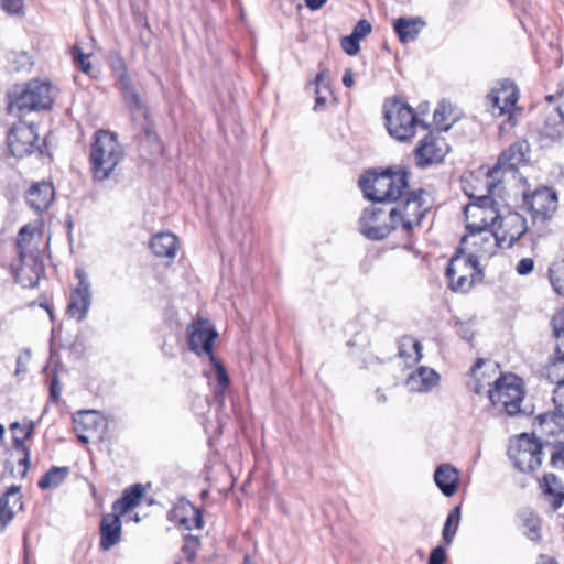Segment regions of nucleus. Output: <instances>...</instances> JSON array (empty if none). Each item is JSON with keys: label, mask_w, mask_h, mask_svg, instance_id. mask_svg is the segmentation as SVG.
Wrapping results in <instances>:
<instances>
[{"label": "nucleus", "mask_w": 564, "mask_h": 564, "mask_svg": "<svg viewBox=\"0 0 564 564\" xmlns=\"http://www.w3.org/2000/svg\"><path fill=\"white\" fill-rule=\"evenodd\" d=\"M359 186L365 197L373 203L391 206L402 198L409 187V175L403 170L388 169L381 173L368 172L360 176Z\"/></svg>", "instance_id": "1"}, {"label": "nucleus", "mask_w": 564, "mask_h": 564, "mask_svg": "<svg viewBox=\"0 0 564 564\" xmlns=\"http://www.w3.org/2000/svg\"><path fill=\"white\" fill-rule=\"evenodd\" d=\"M124 151L116 133L108 130H97L90 145L89 164L94 181L104 182L110 178L119 163L123 160Z\"/></svg>", "instance_id": "2"}, {"label": "nucleus", "mask_w": 564, "mask_h": 564, "mask_svg": "<svg viewBox=\"0 0 564 564\" xmlns=\"http://www.w3.org/2000/svg\"><path fill=\"white\" fill-rule=\"evenodd\" d=\"M384 124L389 134L398 141H409L417 127L426 130L429 124L420 118L411 106L400 98L386 100L383 104Z\"/></svg>", "instance_id": "3"}, {"label": "nucleus", "mask_w": 564, "mask_h": 564, "mask_svg": "<svg viewBox=\"0 0 564 564\" xmlns=\"http://www.w3.org/2000/svg\"><path fill=\"white\" fill-rule=\"evenodd\" d=\"M54 88L50 83L32 80L10 96L8 111L22 116L33 110L50 109L54 101Z\"/></svg>", "instance_id": "4"}, {"label": "nucleus", "mask_w": 564, "mask_h": 564, "mask_svg": "<svg viewBox=\"0 0 564 564\" xmlns=\"http://www.w3.org/2000/svg\"><path fill=\"white\" fill-rule=\"evenodd\" d=\"M491 403L503 410L509 416L522 412L521 404L525 394L523 381L516 375H500L495 380L494 389L488 390Z\"/></svg>", "instance_id": "5"}, {"label": "nucleus", "mask_w": 564, "mask_h": 564, "mask_svg": "<svg viewBox=\"0 0 564 564\" xmlns=\"http://www.w3.org/2000/svg\"><path fill=\"white\" fill-rule=\"evenodd\" d=\"M33 238V231L30 227L23 226L17 236V252L20 264L15 268V279L24 286L35 288L44 268L37 256L29 250V245Z\"/></svg>", "instance_id": "6"}, {"label": "nucleus", "mask_w": 564, "mask_h": 564, "mask_svg": "<svg viewBox=\"0 0 564 564\" xmlns=\"http://www.w3.org/2000/svg\"><path fill=\"white\" fill-rule=\"evenodd\" d=\"M535 420L545 446L552 447L551 466L564 470V417L552 412L539 414Z\"/></svg>", "instance_id": "7"}, {"label": "nucleus", "mask_w": 564, "mask_h": 564, "mask_svg": "<svg viewBox=\"0 0 564 564\" xmlns=\"http://www.w3.org/2000/svg\"><path fill=\"white\" fill-rule=\"evenodd\" d=\"M110 68L121 97L131 112L132 119H145L148 117V108L129 75L124 59L119 54L111 55Z\"/></svg>", "instance_id": "8"}, {"label": "nucleus", "mask_w": 564, "mask_h": 564, "mask_svg": "<svg viewBox=\"0 0 564 564\" xmlns=\"http://www.w3.org/2000/svg\"><path fill=\"white\" fill-rule=\"evenodd\" d=\"M543 444L534 436L522 433L510 441L508 456L514 468L521 473H532L542 464Z\"/></svg>", "instance_id": "9"}, {"label": "nucleus", "mask_w": 564, "mask_h": 564, "mask_svg": "<svg viewBox=\"0 0 564 564\" xmlns=\"http://www.w3.org/2000/svg\"><path fill=\"white\" fill-rule=\"evenodd\" d=\"M519 99V89L510 79L499 80L488 93L486 100L494 116L507 115V120L500 129L512 128L516 124L514 111Z\"/></svg>", "instance_id": "10"}, {"label": "nucleus", "mask_w": 564, "mask_h": 564, "mask_svg": "<svg viewBox=\"0 0 564 564\" xmlns=\"http://www.w3.org/2000/svg\"><path fill=\"white\" fill-rule=\"evenodd\" d=\"M397 209L390 206L371 205L366 207L359 218L360 232L370 240H382L395 230Z\"/></svg>", "instance_id": "11"}, {"label": "nucleus", "mask_w": 564, "mask_h": 564, "mask_svg": "<svg viewBox=\"0 0 564 564\" xmlns=\"http://www.w3.org/2000/svg\"><path fill=\"white\" fill-rule=\"evenodd\" d=\"M425 195L426 192L424 189L413 191L404 199L397 200L390 206L391 209L399 212L395 218V228L400 226L406 236H410L415 227L421 226L422 219L427 212L424 202Z\"/></svg>", "instance_id": "12"}, {"label": "nucleus", "mask_w": 564, "mask_h": 564, "mask_svg": "<svg viewBox=\"0 0 564 564\" xmlns=\"http://www.w3.org/2000/svg\"><path fill=\"white\" fill-rule=\"evenodd\" d=\"M480 274L479 261L475 256L456 254L446 268L449 288L455 292H464L470 289L476 276Z\"/></svg>", "instance_id": "13"}, {"label": "nucleus", "mask_w": 564, "mask_h": 564, "mask_svg": "<svg viewBox=\"0 0 564 564\" xmlns=\"http://www.w3.org/2000/svg\"><path fill=\"white\" fill-rule=\"evenodd\" d=\"M7 144L15 158H24L39 150V134L35 124L20 121L12 126L7 135Z\"/></svg>", "instance_id": "14"}, {"label": "nucleus", "mask_w": 564, "mask_h": 564, "mask_svg": "<svg viewBox=\"0 0 564 564\" xmlns=\"http://www.w3.org/2000/svg\"><path fill=\"white\" fill-rule=\"evenodd\" d=\"M467 234L460 239V247L458 248V254H463L464 246H471L474 251L467 256L479 258L491 257L498 247H500L494 231H480L478 225L466 224Z\"/></svg>", "instance_id": "15"}, {"label": "nucleus", "mask_w": 564, "mask_h": 564, "mask_svg": "<svg viewBox=\"0 0 564 564\" xmlns=\"http://www.w3.org/2000/svg\"><path fill=\"white\" fill-rule=\"evenodd\" d=\"M523 202L534 221L550 219L557 209V195L550 187H541L524 194Z\"/></svg>", "instance_id": "16"}, {"label": "nucleus", "mask_w": 564, "mask_h": 564, "mask_svg": "<svg viewBox=\"0 0 564 564\" xmlns=\"http://www.w3.org/2000/svg\"><path fill=\"white\" fill-rule=\"evenodd\" d=\"M527 231L525 218L517 212H509L501 215L494 232L500 248H511Z\"/></svg>", "instance_id": "17"}, {"label": "nucleus", "mask_w": 564, "mask_h": 564, "mask_svg": "<svg viewBox=\"0 0 564 564\" xmlns=\"http://www.w3.org/2000/svg\"><path fill=\"white\" fill-rule=\"evenodd\" d=\"M217 333L206 322L198 321L187 327V341L192 351L197 355L206 354L212 359L214 340Z\"/></svg>", "instance_id": "18"}, {"label": "nucleus", "mask_w": 564, "mask_h": 564, "mask_svg": "<svg viewBox=\"0 0 564 564\" xmlns=\"http://www.w3.org/2000/svg\"><path fill=\"white\" fill-rule=\"evenodd\" d=\"M448 151L447 144L443 138L427 134L415 149V162L424 167L433 163L441 162Z\"/></svg>", "instance_id": "19"}, {"label": "nucleus", "mask_w": 564, "mask_h": 564, "mask_svg": "<svg viewBox=\"0 0 564 564\" xmlns=\"http://www.w3.org/2000/svg\"><path fill=\"white\" fill-rule=\"evenodd\" d=\"M529 143L525 140H519L512 143L499 155L497 163L489 171V174L494 177L500 171L514 172L519 164L527 161Z\"/></svg>", "instance_id": "20"}, {"label": "nucleus", "mask_w": 564, "mask_h": 564, "mask_svg": "<svg viewBox=\"0 0 564 564\" xmlns=\"http://www.w3.org/2000/svg\"><path fill=\"white\" fill-rule=\"evenodd\" d=\"M169 519L186 530L200 529L204 524L202 511L185 498H181L169 512Z\"/></svg>", "instance_id": "21"}, {"label": "nucleus", "mask_w": 564, "mask_h": 564, "mask_svg": "<svg viewBox=\"0 0 564 564\" xmlns=\"http://www.w3.org/2000/svg\"><path fill=\"white\" fill-rule=\"evenodd\" d=\"M74 424L77 437L82 443L87 444L91 442L94 437L101 440L102 432H98V427L101 425V422L99 421L96 412L79 411L74 419Z\"/></svg>", "instance_id": "22"}, {"label": "nucleus", "mask_w": 564, "mask_h": 564, "mask_svg": "<svg viewBox=\"0 0 564 564\" xmlns=\"http://www.w3.org/2000/svg\"><path fill=\"white\" fill-rule=\"evenodd\" d=\"M119 513H107L100 521V547L110 550L121 540V521Z\"/></svg>", "instance_id": "23"}, {"label": "nucleus", "mask_w": 564, "mask_h": 564, "mask_svg": "<svg viewBox=\"0 0 564 564\" xmlns=\"http://www.w3.org/2000/svg\"><path fill=\"white\" fill-rule=\"evenodd\" d=\"M91 304V292L88 288H75L69 297L66 313L70 318L82 322L86 318Z\"/></svg>", "instance_id": "24"}, {"label": "nucleus", "mask_w": 564, "mask_h": 564, "mask_svg": "<svg viewBox=\"0 0 564 564\" xmlns=\"http://www.w3.org/2000/svg\"><path fill=\"white\" fill-rule=\"evenodd\" d=\"M54 199V187L51 183H36L26 193V202L37 213L47 209Z\"/></svg>", "instance_id": "25"}, {"label": "nucleus", "mask_w": 564, "mask_h": 564, "mask_svg": "<svg viewBox=\"0 0 564 564\" xmlns=\"http://www.w3.org/2000/svg\"><path fill=\"white\" fill-rule=\"evenodd\" d=\"M434 481L444 496L452 497L458 489L459 473L453 465L442 464L434 473Z\"/></svg>", "instance_id": "26"}, {"label": "nucleus", "mask_w": 564, "mask_h": 564, "mask_svg": "<svg viewBox=\"0 0 564 564\" xmlns=\"http://www.w3.org/2000/svg\"><path fill=\"white\" fill-rule=\"evenodd\" d=\"M21 487L12 485L6 494L0 497V528H6L14 517V507H22Z\"/></svg>", "instance_id": "27"}, {"label": "nucleus", "mask_w": 564, "mask_h": 564, "mask_svg": "<svg viewBox=\"0 0 564 564\" xmlns=\"http://www.w3.org/2000/svg\"><path fill=\"white\" fill-rule=\"evenodd\" d=\"M541 137L551 141H558L564 138V113L562 111V100L557 109L549 113L541 128Z\"/></svg>", "instance_id": "28"}, {"label": "nucleus", "mask_w": 564, "mask_h": 564, "mask_svg": "<svg viewBox=\"0 0 564 564\" xmlns=\"http://www.w3.org/2000/svg\"><path fill=\"white\" fill-rule=\"evenodd\" d=\"M177 243V237L172 232H159L152 237L150 248L156 257L173 259L176 256Z\"/></svg>", "instance_id": "29"}, {"label": "nucleus", "mask_w": 564, "mask_h": 564, "mask_svg": "<svg viewBox=\"0 0 564 564\" xmlns=\"http://www.w3.org/2000/svg\"><path fill=\"white\" fill-rule=\"evenodd\" d=\"M424 24V21L420 18H399L395 20L393 28L400 42L408 43L416 40Z\"/></svg>", "instance_id": "30"}, {"label": "nucleus", "mask_w": 564, "mask_h": 564, "mask_svg": "<svg viewBox=\"0 0 564 564\" xmlns=\"http://www.w3.org/2000/svg\"><path fill=\"white\" fill-rule=\"evenodd\" d=\"M440 376L433 369L420 367L408 377L406 384L411 390L429 391L437 384Z\"/></svg>", "instance_id": "31"}, {"label": "nucleus", "mask_w": 564, "mask_h": 564, "mask_svg": "<svg viewBox=\"0 0 564 564\" xmlns=\"http://www.w3.org/2000/svg\"><path fill=\"white\" fill-rule=\"evenodd\" d=\"M143 495V486L141 484H134L123 490L121 498L117 499L112 503V510L123 516L130 509L137 507L140 503Z\"/></svg>", "instance_id": "32"}, {"label": "nucleus", "mask_w": 564, "mask_h": 564, "mask_svg": "<svg viewBox=\"0 0 564 564\" xmlns=\"http://www.w3.org/2000/svg\"><path fill=\"white\" fill-rule=\"evenodd\" d=\"M541 487L544 495L552 497L553 509H558L564 501V486L554 474H545L542 478Z\"/></svg>", "instance_id": "33"}, {"label": "nucleus", "mask_w": 564, "mask_h": 564, "mask_svg": "<svg viewBox=\"0 0 564 564\" xmlns=\"http://www.w3.org/2000/svg\"><path fill=\"white\" fill-rule=\"evenodd\" d=\"M422 348L421 343L411 336H403L398 343L399 356L410 359L413 365L422 359Z\"/></svg>", "instance_id": "34"}, {"label": "nucleus", "mask_w": 564, "mask_h": 564, "mask_svg": "<svg viewBox=\"0 0 564 564\" xmlns=\"http://www.w3.org/2000/svg\"><path fill=\"white\" fill-rule=\"evenodd\" d=\"M70 473L69 467H52L39 480L37 485L42 490L56 488L68 477Z\"/></svg>", "instance_id": "35"}, {"label": "nucleus", "mask_w": 564, "mask_h": 564, "mask_svg": "<svg viewBox=\"0 0 564 564\" xmlns=\"http://www.w3.org/2000/svg\"><path fill=\"white\" fill-rule=\"evenodd\" d=\"M315 105L314 110L323 109L327 101V95L330 94L329 80L326 69L321 70L315 77Z\"/></svg>", "instance_id": "36"}, {"label": "nucleus", "mask_w": 564, "mask_h": 564, "mask_svg": "<svg viewBox=\"0 0 564 564\" xmlns=\"http://www.w3.org/2000/svg\"><path fill=\"white\" fill-rule=\"evenodd\" d=\"M460 517L462 513L459 506L454 507L447 514L442 532L443 540L446 545H451L453 543V540L459 527Z\"/></svg>", "instance_id": "37"}, {"label": "nucleus", "mask_w": 564, "mask_h": 564, "mask_svg": "<svg viewBox=\"0 0 564 564\" xmlns=\"http://www.w3.org/2000/svg\"><path fill=\"white\" fill-rule=\"evenodd\" d=\"M10 430L12 433L13 448L17 451H26L24 441L32 435L33 424H20L19 422H13L10 424Z\"/></svg>", "instance_id": "38"}, {"label": "nucleus", "mask_w": 564, "mask_h": 564, "mask_svg": "<svg viewBox=\"0 0 564 564\" xmlns=\"http://www.w3.org/2000/svg\"><path fill=\"white\" fill-rule=\"evenodd\" d=\"M494 200L488 196H481L478 198V203L470 204L465 208L466 224L471 221L473 218L476 221H481L489 205H492Z\"/></svg>", "instance_id": "39"}, {"label": "nucleus", "mask_w": 564, "mask_h": 564, "mask_svg": "<svg viewBox=\"0 0 564 564\" xmlns=\"http://www.w3.org/2000/svg\"><path fill=\"white\" fill-rule=\"evenodd\" d=\"M549 278L554 291L564 296V259L551 264Z\"/></svg>", "instance_id": "40"}, {"label": "nucleus", "mask_w": 564, "mask_h": 564, "mask_svg": "<svg viewBox=\"0 0 564 564\" xmlns=\"http://www.w3.org/2000/svg\"><path fill=\"white\" fill-rule=\"evenodd\" d=\"M551 326L556 337V355L564 356V311L553 315Z\"/></svg>", "instance_id": "41"}, {"label": "nucleus", "mask_w": 564, "mask_h": 564, "mask_svg": "<svg viewBox=\"0 0 564 564\" xmlns=\"http://www.w3.org/2000/svg\"><path fill=\"white\" fill-rule=\"evenodd\" d=\"M212 365L214 366L217 375V386L215 389V397L219 398L224 395L225 390L228 388L230 380L226 368L219 362L215 356H212Z\"/></svg>", "instance_id": "42"}, {"label": "nucleus", "mask_w": 564, "mask_h": 564, "mask_svg": "<svg viewBox=\"0 0 564 564\" xmlns=\"http://www.w3.org/2000/svg\"><path fill=\"white\" fill-rule=\"evenodd\" d=\"M500 217L501 215L498 214L497 209L492 204L488 206L485 216L481 218V221L473 220L468 221L467 224L478 225L480 231H495V228L497 227Z\"/></svg>", "instance_id": "43"}, {"label": "nucleus", "mask_w": 564, "mask_h": 564, "mask_svg": "<svg viewBox=\"0 0 564 564\" xmlns=\"http://www.w3.org/2000/svg\"><path fill=\"white\" fill-rule=\"evenodd\" d=\"M547 379L557 386L564 384V356L556 355L547 368Z\"/></svg>", "instance_id": "44"}, {"label": "nucleus", "mask_w": 564, "mask_h": 564, "mask_svg": "<svg viewBox=\"0 0 564 564\" xmlns=\"http://www.w3.org/2000/svg\"><path fill=\"white\" fill-rule=\"evenodd\" d=\"M487 364V361L482 358L477 359L475 365L470 369V376L475 379V384L471 388L475 393L480 394L482 393L486 386H490L489 381H485L484 376L485 373H481L480 376V369L481 367Z\"/></svg>", "instance_id": "45"}, {"label": "nucleus", "mask_w": 564, "mask_h": 564, "mask_svg": "<svg viewBox=\"0 0 564 564\" xmlns=\"http://www.w3.org/2000/svg\"><path fill=\"white\" fill-rule=\"evenodd\" d=\"M72 58L74 65L80 69L84 74H89L91 70V64L89 62V54H85L82 47L75 44L72 47Z\"/></svg>", "instance_id": "46"}, {"label": "nucleus", "mask_w": 564, "mask_h": 564, "mask_svg": "<svg viewBox=\"0 0 564 564\" xmlns=\"http://www.w3.org/2000/svg\"><path fill=\"white\" fill-rule=\"evenodd\" d=\"M200 545L199 539L192 534L185 535L182 552L188 562H193L196 557L197 550Z\"/></svg>", "instance_id": "47"}, {"label": "nucleus", "mask_w": 564, "mask_h": 564, "mask_svg": "<svg viewBox=\"0 0 564 564\" xmlns=\"http://www.w3.org/2000/svg\"><path fill=\"white\" fill-rule=\"evenodd\" d=\"M360 40L354 37V35L349 34L341 39V48L343 51L350 56L357 55L360 51L359 45Z\"/></svg>", "instance_id": "48"}, {"label": "nucleus", "mask_w": 564, "mask_h": 564, "mask_svg": "<svg viewBox=\"0 0 564 564\" xmlns=\"http://www.w3.org/2000/svg\"><path fill=\"white\" fill-rule=\"evenodd\" d=\"M524 527L527 528V531L524 532L527 538L532 541H539L541 539L540 520L538 518H528L524 522Z\"/></svg>", "instance_id": "49"}, {"label": "nucleus", "mask_w": 564, "mask_h": 564, "mask_svg": "<svg viewBox=\"0 0 564 564\" xmlns=\"http://www.w3.org/2000/svg\"><path fill=\"white\" fill-rule=\"evenodd\" d=\"M554 411L564 417V384L557 386L553 391Z\"/></svg>", "instance_id": "50"}, {"label": "nucleus", "mask_w": 564, "mask_h": 564, "mask_svg": "<svg viewBox=\"0 0 564 564\" xmlns=\"http://www.w3.org/2000/svg\"><path fill=\"white\" fill-rule=\"evenodd\" d=\"M0 6L9 14L23 12V0H0Z\"/></svg>", "instance_id": "51"}, {"label": "nucleus", "mask_w": 564, "mask_h": 564, "mask_svg": "<svg viewBox=\"0 0 564 564\" xmlns=\"http://www.w3.org/2000/svg\"><path fill=\"white\" fill-rule=\"evenodd\" d=\"M371 24L367 20L362 19L356 23L351 35H354V37H357L358 40H361L365 36H367L371 32Z\"/></svg>", "instance_id": "52"}, {"label": "nucleus", "mask_w": 564, "mask_h": 564, "mask_svg": "<svg viewBox=\"0 0 564 564\" xmlns=\"http://www.w3.org/2000/svg\"><path fill=\"white\" fill-rule=\"evenodd\" d=\"M456 332L462 339L467 340V341H470L475 335L474 326L471 323H464V322L457 323Z\"/></svg>", "instance_id": "53"}, {"label": "nucleus", "mask_w": 564, "mask_h": 564, "mask_svg": "<svg viewBox=\"0 0 564 564\" xmlns=\"http://www.w3.org/2000/svg\"><path fill=\"white\" fill-rule=\"evenodd\" d=\"M534 270V260L532 258H522L516 265L519 275H528Z\"/></svg>", "instance_id": "54"}, {"label": "nucleus", "mask_w": 564, "mask_h": 564, "mask_svg": "<svg viewBox=\"0 0 564 564\" xmlns=\"http://www.w3.org/2000/svg\"><path fill=\"white\" fill-rule=\"evenodd\" d=\"M31 360V350L24 349L21 355L17 358L15 373H25L28 371V364Z\"/></svg>", "instance_id": "55"}, {"label": "nucleus", "mask_w": 564, "mask_h": 564, "mask_svg": "<svg viewBox=\"0 0 564 564\" xmlns=\"http://www.w3.org/2000/svg\"><path fill=\"white\" fill-rule=\"evenodd\" d=\"M446 560V553L443 546H436L432 550L429 556L427 564H444Z\"/></svg>", "instance_id": "56"}, {"label": "nucleus", "mask_w": 564, "mask_h": 564, "mask_svg": "<svg viewBox=\"0 0 564 564\" xmlns=\"http://www.w3.org/2000/svg\"><path fill=\"white\" fill-rule=\"evenodd\" d=\"M75 276L78 279V284L76 288L86 286L88 290H90V283L88 282L86 272L83 269L77 268L75 271Z\"/></svg>", "instance_id": "57"}, {"label": "nucleus", "mask_w": 564, "mask_h": 564, "mask_svg": "<svg viewBox=\"0 0 564 564\" xmlns=\"http://www.w3.org/2000/svg\"><path fill=\"white\" fill-rule=\"evenodd\" d=\"M446 106L444 104H440L438 107L434 110V120L437 126H442L445 119Z\"/></svg>", "instance_id": "58"}, {"label": "nucleus", "mask_w": 564, "mask_h": 564, "mask_svg": "<svg viewBox=\"0 0 564 564\" xmlns=\"http://www.w3.org/2000/svg\"><path fill=\"white\" fill-rule=\"evenodd\" d=\"M59 393H61L59 382H58L57 378L54 377L52 379L51 386H50V394H51L52 400L57 401Z\"/></svg>", "instance_id": "59"}, {"label": "nucleus", "mask_w": 564, "mask_h": 564, "mask_svg": "<svg viewBox=\"0 0 564 564\" xmlns=\"http://www.w3.org/2000/svg\"><path fill=\"white\" fill-rule=\"evenodd\" d=\"M24 453V456L23 458H21L19 460V465L20 466H23V473H22V476H25L26 475V471L29 469V466H30V451L29 448L26 447V451H22Z\"/></svg>", "instance_id": "60"}, {"label": "nucleus", "mask_w": 564, "mask_h": 564, "mask_svg": "<svg viewBox=\"0 0 564 564\" xmlns=\"http://www.w3.org/2000/svg\"><path fill=\"white\" fill-rule=\"evenodd\" d=\"M343 84L347 88H350L354 85V73L350 68L345 70L343 76Z\"/></svg>", "instance_id": "61"}, {"label": "nucleus", "mask_w": 564, "mask_h": 564, "mask_svg": "<svg viewBox=\"0 0 564 564\" xmlns=\"http://www.w3.org/2000/svg\"><path fill=\"white\" fill-rule=\"evenodd\" d=\"M327 0H305V4L311 10H318L321 9Z\"/></svg>", "instance_id": "62"}, {"label": "nucleus", "mask_w": 564, "mask_h": 564, "mask_svg": "<svg viewBox=\"0 0 564 564\" xmlns=\"http://www.w3.org/2000/svg\"><path fill=\"white\" fill-rule=\"evenodd\" d=\"M558 100H562V111L564 113V87L557 91Z\"/></svg>", "instance_id": "63"}, {"label": "nucleus", "mask_w": 564, "mask_h": 564, "mask_svg": "<svg viewBox=\"0 0 564 564\" xmlns=\"http://www.w3.org/2000/svg\"><path fill=\"white\" fill-rule=\"evenodd\" d=\"M243 564H254L249 556H246L243 560Z\"/></svg>", "instance_id": "64"}]
</instances>
